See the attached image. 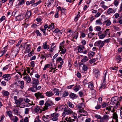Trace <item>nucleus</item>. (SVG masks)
<instances>
[{"label":"nucleus","instance_id":"f257e3e1","mask_svg":"<svg viewBox=\"0 0 122 122\" xmlns=\"http://www.w3.org/2000/svg\"><path fill=\"white\" fill-rule=\"evenodd\" d=\"M73 113V111L70 108L65 107L64 108V111L62 115L64 117H65L66 115H70Z\"/></svg>","mask_w":122,"mask_h":122},{"label":"nucleus","instance_id":"f03ea898","mask_svg":"<svg viewBox=\"0 0 122 122\" xmlns=\"http://www.w3.org/2000/svg\"><path fill=\"white\" fill-rule=\"evenodd\" d=\"M118 97H113L111 99V104H112L115 105L116 106L119 105L120 103L118 101Z\"/></svg>","mask_w":122,"mask_h":122},{"label":"nucleus","instance_id":"7ed1b4c3","mask_svg":"<svg viewBox=\"0 0 122 122\" xmlns=\"http://www.w3.org/2000/svg\"><path fill=\"white\" fill-rule=\"evenodd\" d=\"M53 104V102L51 100H48L46 101L44 104L45 106V109L43 111H45L48 109V107Z\"/></svg>","mask_w":122,"mask_h":122},{"label":"nucleus","instance_id":"20e7f679","mask_svg":"<svg viewBox=\"0 0 122 122\" xmlns=\"http://www.w3.org/2000/svg\"><path fill=\"white\" fill-rule=\"evenodd\" d=\"M31 14L32 13L30 10H29L26 12V13L25 15L26 19L25 20V22H27L28 21V19L31 15Z\"/></svg>","mask_w":122,"mask_h":122},{"label":"nucleus","instance_id":"39448f33","mask_svg":"<svg viewBox=\"0 0 122 122\" xmlns=\"http://www.w3.org/2000/svg\"><path fill=\"white\" fill-rule=\"evenodd\" d=\"M42 93H41L40 92H38L35 94V96L36 97V99H39V98H44V96L42 94Z\"/></svg>","mask_w":122,"mask_h":122},{"label":"nucleus","instance_id":"423d86ee","mask_svg":"<svg viewBox=\"0 0 122 122\" xmlns=\"http://www.w3.org/2000/svg\"><path fill=\"white\" fill-rule=\"evenodd\" d=\"M32 80H33L32 83V85L36 87V86H37L39 84V80L35 78H33Z\"/></svg>","mask_w":122,"mask_h":122},{"label":"nucleus","instance_id":"0eeeda50","mask_svg":"<svg viewBox=\"0 0 122 122\" xmlns=\"http://www.w3.org/2000/svg\"><path fill=\"white\" fill-rule=\"evenodd\" d=\"M24 48L25 47V51L26 53H28L30 51L31 46L30 45L25 43L24 45Z\"/></svg>","mask_w":122,"mask_h":122},{"label":"nucleus","instance_id":"6e6552de","mask_svg":"<svg viewBox=\"0 0 122 122\" xmlns=\"http://www.w3.org/2000/svg\"><path fill=\"white\" fill-rule=\"evenodd\" d=\"M79 112L81 113L80 114L81 116H85L87 115V112L84 110L83 108L80 109L79 111Z\"/></svg>","mask_w":122,"mask_h":122},{"label":"nucleus","instance_id":"1a4fd4ad","mask_svg":"<svg viewBox=\"0 0 122 122\" xmlns=\"http://www.w3.org/2000/svg\"><path fill=\"white\" fill-rule=\"evenodd\" d=\"M2 77L5 78V80L7 81H9L11 78V76L9 74H5L2 76Z\"/></svg>","mask_w":122,"mask_h":122},{"label":"nucleus","instance_id":"9d476101","mask_svg":"<svg viewBox=\"0 0 122 122\" xmlns=\"http://www.w3.org/2000/svg\"><path fill=\"white\" fill-rule=\"evenodd\" d=\"M1 93L2 95L5 97H8L10 95V93L8 91L3 90L1 91Z\"/></svg>","mask_w":122,"mask_h":122},{"label":"nucleus","instance_id":"9b49d317","mask_svg":"<svg viewBox=\"0 0 122 122\" xmlns=\"http://www.w3.org/2000/svg\"><path fill=\"white\" fill-rule=\"evenodd\" d=\"M15 17L18 20H20L24 18V16L23 15L21 14L16 16Z\"/></svg>","mask_w":122,"mask_h":122},{"label":"nucleus","instance_id":"f8f14e48","mask_svg":"<svg viewBox=\"0 0 122 122\" xmlns=\"http://www.w3.org/2000/svg\"><path fill=\"white\" fill-rule=\"evenodd\" d=\"M36 87L32 85V87L29 88L28 89V91H30L32 92H35L37 91Z\"/></svg>","mask_w":122,"mask_h":122},{"label":"nucleus","instance_id":"ddd939ff","mask_svg":"<svg viewBox=\"0 0 122 122\" xmlns=\"http://www.w3.org/2000/svg\"><path fill=\"white\" fill-rule=\"evenodd\" d=\"M107 23L106 25L107 26H109L111 24V22L109 20H108L107 18H106L105 21L103 23V25H104Z\"/></svg>","mask_w":122,"mask_h":122},{"label":"nucleus","instance_id":"4468645a","mask_svg":"<svg viewBox=\"0 0 122 122\" xmlns=\"http://www.w3.org/2000/svg\"><path fill=\"white\" fill-rule=\"evenodd\" d=\"M46 96L48 97H50L53 96L54 93L51 91H48L45 93Z\"/></svg>","mask_w":122,"mask_h":122},{"label":"nucleus","instance_id":"2eb2a0df","mask_svg":"<svg viewBox=\"0 0 122 122\" xmlns=\"http://www.w3.org/2000/svg\"><path fill=\"white\" fill-rule=\"evenodd\" d=\"M84 48V46L83 45L79 46L77 49L78 51L79 52L81 53L82 52V51H83Z\"/></svg>","mask_w":122,"mask_h":122},{"label":"nucleus","instance_id":"dca6fc26","mask_svg":"<svg viewBox=\"0 0 122 122\" xmlns=\"http://www.w3.org/2000/svg\"><path fill=\"white\" fill-rule=\"evenodd\" d=\"M65 119L66 121H62V122H73L75 121L74 119L71 118L70 117H66Z\"/></svg>","mask_w":122,"mask_h":122},{"label":"nucleus","instance_id":"f3484780","mask_svg":"<svg viewBox=\"0 0 122 122\" xmlns=\"http://www.w3.org/2000/svg\"><path fill=\"white\" fill-rule=\"evenodd\" d=\"M17 55V54L13 51L10 54L9 57L14 58H15Z\"/></svg>","mask_w":122,"mask_h":122},{"label":"nucleus","instance_id":"a211bd4d","mask_svg":"<svg viewBox=\"0 0 122 122\" xmlns=\"http://www.w3.org/2000/svg\"><path fill=\"white\" fill-rule=\"evenodd\" d=\"M83 65L82 66V69L84 71H86L88 69V68L86 65H84V64L82 63L81 62H80L79 63L80 66H81V65Z\"/></svg>","mask_w":122,"mask_h":122},{"label":"nucleus","instance_id":"6ab92c4d","mask_svg":"<svg viewBox=\"0 0 122 122\" xmlns=\"http://www.w3.org/2000/svg\"><path fill=\"white\" fill-rule=\"evenodd\" d=\"M69 97L71 98L74 99L76 98L77 97L76 94L72 93H70L69 95Z\"/></svg>","mask_w":122,"mask_h":122},{"label":"nucleus","instance_id":"aec40b11","mask_svg":"<svg viewBox=\"0 0 122 122\" xmlns=\"http://www.w3.org/2000/svg\"><path fill=\"white\" fill-rule=\"evenodd\" d=\"M35 1V0H31L29 1H27L26 2V4L27 5H29L30 4L32 5Z\"/></svg>","mask_w":122,"mask_h":122},{"label":"nucleus","instance_id":"412c9836","mask_svg":"<svg viewBox=\"0 0 122 122\" xmlns=\"http://www.w3.org/2000/svg\"><path fill=\"white\" fill-rule=\"evenodd\" d=\"M93 72L96 76L97 77L99 74V71L97 69H94L93 70Z\"/></svg>","mask_w":122,"mask_h":122},{"label":"nucleus","instance_id":"4be33fe9","mask_svg":"<svg viewBox=\"0 0 122 122\" xmlns=\"http://www.w3.org/2000/svg\"><path fill=\"white\" fill-rule=\"evenodd\" d=\"M27 75H28L27 74L25 78L26 79V82L27 83H29L31 81V79L29 76H28Z\"/></svg>","mask_w":122,"mask_h":122},{"label":"nucleus","instance_id":"5701e85b","mask_svg":"<svg viewBox=\"0 0 122 122\" xmlns=\"http://www.w3.org/2000/svg\"><path fill=\"white\" fill-rule=\"evenodd\" d=\"M20 87L21 89H23L24 87V82L23 81H20L19 83Z\"/></svg>","mask_w":122,"mask_h":122},{"label":"nucleus","instance_id":"b1692460","mask_svg":"<svg viewBox=\"0 0 122 122\" xmlns=\"http://www.w3.org/2000/svg\"><path fill=\"white\" fill-rule=\"evenodd\" d=\"M80 88V87L79 85H76L73 88V89L76 92L78 91Z\"/></svg>","mask_w":122,"mask_h":122},{"label":"nucleus","instance_id":"393cba45","mask_svg":"<svg viewBox=\"0 0 122 122\" xmlns=\"http://www.w3.org/2000/svg\"><path fill=\"white\" fill-rule=\"evenodd\" d=\"M95 53L93 51L89 52L88 54V56L90 57V58L94 56Z\"/></svg>","mask_w":122,"mask_h":122},{"label":"nucleus","instance_id":"a878e982","mask_svg":"<svg viewBox=\"0 0 122 122\" xmlns=\"http://www.w3.org/2000/svg\"><path fill=\"white\" fill-rule=\"evenodd\" d=\"M25 0H19V2L18 4V5H17L16 6H19L20 5H22L25 2Z\"/></svg>","mask_w":122,"mask_h":122},{"label":"nucleus","instance_id":"bb28decb","mask_svg":"<svg viewBox=\"0 0 122 122\" xmlns=\"http://www.w3.org/2000/svg\"><path fill=\"white\" fill-rule=\"evenodd\" d=\"M67 104L71 108H73L74 107V105L70 102L68 101L67 102Z\"/></svg>","mask_w":122,"mask_h":122},{"label":"nucleus","instance_id":"cd10ccee","mask_svg":"<svg viewBox=\"0 0 122 122\" xmlns=\"http://www.w3.org/2000/svg\"><path fill=\"white\" fill-rule=\"evenodd\" d=\"M69 94V93L67 91H64L63 94L61 97H65L68 96Z\"/></svg>","mask_w":122,"mask_h":122},{"label":"nucleus","instance_id":"c85d7f7f","mask_svg":"<svg viewBox=\"0 0 122 122\" xmlns=\"http://www.w3.org/2000/svg\"><path fill=\"white\" fill-rule=\"evenodd\" d=\"M109 116L107 115H104L102 117L103 119L106 120V121H107L109 119Z\"/></svg>","mask_w":122,"mask_h":122},{"label":"nucleus","instance_id":"c756f323","mask_svg":"<svg viewBox=\"0 0 122 122\" xmlns=\"http://www.w3.org/2000/svg\"><path fill=\"white\" fill-rule=\"evenodd\" d=\"M101 42V40L97 41L95 43L94 45L95 46H100Z\"/></svg>","mask_w":122,"mask_h":122},{"label":"nucleus","instance_id":"7c9ffc66","mask_svg":"<svg viewBox=\"0 0 122 122\" xmlns=\"http://www.w3.org/2000/svg\"><path fill=\"white\" fill-rule=\"evenodd\" d=\"M88 60L87 57L86 56H85L84 58L81 60V61L82 62H85Z\"/></svg>","mask_w":122,"mask_h":122},{"label":"nucleus","instance_id":"2f4dec72","mask_svg":"<svg viewBox=\"0 0 122 122\" xmlns=\"http://www.w3.org/2000/svg\"><path fill=\"white\" fill-rule=\"evenodd\" d=\"M102 24V22H101V20L100 19L96 21V25L99 24L100 25H101Z\"/></svg>","mask_w":122,"mask_h":122},{"label":"nucleus","instance_id":"473e14b6","mask_svg":"<svg viewBox=\"0 0 122 122\" xmlns=\"http://www.w3.org/2000/svg\"><path fill=\"white\" fill-rule=\"evenodd\" d=\"M43 48L44 49H49V46L48 45L44 44V43H43Z\"/></svg>","mask_w":122,"mask_h":122},{"label":"nucleus","instance_id":"72a5a7b5","mask_svg":"<svg viewBox=\"0 0 122 122\" xmlns=\"http://www.w3.org/2000/svg\"><path fill=\"white\" fill-rule=\"evenodd\" d=\"M54 2V0H50L48 1V4L47 6L48 7L50 6L51 5L52 3H53Z\"/></svg>","mask_w":122,"mask_h":122},{"label":"nucleus","instance_id":"f704fd0d","mask_svg":"<svg viewBox=\"0 0 122 122\" xmlns=\"http://www.w3.org/2000/svg\"><path fill=\"white\" fill-rule=\"evenodd\" d=\"M14 117L12 119V121L14 122H17L18 120V117L16 116H14Z\"/></svg>","mask_w":122,"mask_h":122},{"label":"nucleus","instance_id":"c9c22d12","mask_svg":"<svg viewBox=\"0 0 122 122\" xmlns=\"http://www.w3.org/2000/svg\"><path fill=\"white\" fill-rule=\"evenodd\" d=\"M37 36H42V34L38 30H37L35 32Z\"/></svg>","mask_w":122,"mask_h":122},{"label":"nucleus","instance_id":"e433bc0d","mask_svg":"<svg viewBox=\"0 0 122 122\" xmlns=\"http://www.w3.org/2000/svg\"><path fill=\"white\" fill-rule=\"evenodd\" d=\"M59 115V113H54L51 114V116L52 117H57Z\"/></svg>","mask_w":122,"mask_h":122},{"label":"nucleus","instance_id":"4c0bfd02","mask_svg":"<svg viewBox=\"0 0 122 122\" xmlns=\"http://www.w3.org/2000/svg\"><path fill=\"white\" fill-rule=\"evenodd\" d=\"M50 65L49 64H47L45 65L44 68H43V70H45L47 68L50 67Z\"/></svg>","mask_w":122,"mask_h":122},{"label":"nucleus","instance_id":"58836bf2","mask_svg":"<svg viewBox=\"0 0 122 122\" xmlns=\"http://www.w3.org/2000/svg\"><path fill=\"white\" fill-rule=\"evenodd\" d=\"M78 33L77 32L73 36V38L75 39H77L78 37Z\"/></svg>","mask_w":122,"mask_h":122},{"label":"nucleus","instance_id":"ea45409f","mask_svg":"<svg viewBox=\"0 0 122 122\" xmlns=\"http://www.w3.org/2000/svg\"><path fill=\"white\" fill-rule=\"evenodd\" d=\"M54 23H51L49 27V28L51 30L53 29L54 27Z\"/></svg>","mask_w":122,"mask_h":122},{"label":"nucleus","instance_id":"a19ab883","mask_svg":"<svg viewBox=\"0 0 122 122\" xmlns=\"http://www.w3.org/2000/svg\"><path fill=\"white\" fill-rule=\"evenodd\" d=\"M15 41L14 40H9L8 41V42L10 45H12L15 42Z\"/></svg>","mask_w":122,"mask_h":122},{"label":"nucleus","instance_id":"79ce46f5","mask_svg":"<svg viewBox=\"0 0 122 122\" xmlns=\"http://www.w3.org/2000/svg\"><path fill=\"white\" fill-rule=\"evenodd\" d=\"M7 114L10 117H11L12 116V112L10 111H7L6 112Z\"/></svg>","mask_w":122,"mask_h":122},{"label":"nucleus","instance_id":"37998d69","mask_svg":"<svg viewBox=\"0 0 122 122\" xmlns=\"http://www.w3.org/2000/svg\"><path fill=\"white\" fill-rule=\"evenodd\" d=\"M113 118L115 120L118 119L117 115L116 113L115 112L113 114Z\"/></svg>","mask_w":122,"mask_h":122},{"label":"nucleus","instance_id":"c03bdc74","mask_svg":"<svg viewBox=\"0 0 122 122\" xmlns=\"http://www.w3.org/2000/svg\"><path fill=\"white\" fill-rule=\"evenodd\" d=\"M66 9L65 8H62V10H61V12L62 14L63 15H65L66 13Z\"/></svg>","mask_w":122,"mask_h":122},{"label":"nucleus","instance_id":"a18cd8bd","mask_svg":"<svg viewBox=\"0 0 122 122\" xmlns=\"http://www.w3.org/2000/svg\"><path fill=\"white\" fill-rule=\"evenodd\" d=\"M112 8H109L107 10V13L108 14H110L112 13Z\"/></svg>","mask_w":122,"mask_h":122},{"label":"nucleus","instance_id":"49530a36","mask_svg":"<svg viewBox=\"0 0 122 122\" xmlns=\"http://www.w3.org/2000/svg\"><path fill=\"white\" fill-rule=\"evenodd\" d=\"M109 29H107L105 31L104 34L106 35V36L107 35H109L110 34L109 32Z\"/></svg>","mask_w":122,"mask_h":122},{"label":"nucleus","instance_id":"de8ad7c7","mask_svg":"<svg viewBox=\"0 0 122 122\" xmlns=\"http://www.w3.org/2000/svg\"><path fill=\"white\" fill-rule=\"evenodd\" d=\"M106 36V35L102 34L99 36V38L100 39H103Z\"/></svg>","mask_w":122,"mask_h":122},{"label":"nucleus","instance_id":"09e8293b","mask_svg":"<svg viewBox=\"0 0 122 122\" xmlns=\"http://www.w3.org/2000/svg\"><path fill=\"white\" fill-rule=\"evenodd\" d=\"M39 110H40V108L39 106H37L36 108L35 109V112H38L39 111Z\"/></svg>","mask_w":122,"mask_h":122},{"label":"nucleus","instance_id":"8fccbe9b","mask_svg":"<svg viewBox=\"0 0 122 122\" xmlns=\"http://www.w3.org/2000/svg\"><path fill=\"white\" fill-rule=\"evenodd\" d=\"M105 43L104 41H101V42L100 44L101 45L99 47V48H102L104 46V45Z\"/></svg>","mask_w":122,"mask_h":122},{"label":"nucleus","instance_id":"3c124183","mask_svg":"<svg viewBox=\"0 0 122 122\" xmlns=\"http://www.w3.org/2000/svg\"><path fill=\"white\" fill-rule=\"evenodd\" d=\"M63 60L62 59L61 57H60L58 58L56 60V61L57 62H59Z\"/></svg>","mask_w":122,"mask_h":122},{"label":"nucleus","instance_id":"603ef678","mask_svg":"<svg viewBox=\"0 0 122 122\" xmlns=\"http://www.w3.org/2000/svg\"><path fill=\"white\" fill-rule=\"evenodd\" d=\"M96 30L97 31H100L101 29V28L99 26H96Z\"/></svg>","mask_w":122,"mask_h":122},{"label":"nucleus","instance_id":"864d4df0","mask_svg":"<svg viewBox=\"0 0 122 122\" xmlns=\"http://www.w3.org/2000/svg\"><path fill=\"white\" fill-rule=\"evenodd\" d=\"M95 59H91L89 61V62L90 63L92 64V63H93L94 62H95Z\"/></svg>","mask_w":122,"mask_h":122},{"label":"nucleus","instance_id":"5fc2aeb1","mask_svg":"<svg viewBox=\"0 0 122 122\" xmlns=\"http://www.w3.org/2000/svg\"><path fill=\"white\" fill-rule=\"evenodd\" d=\"M88 87L90 88H92L94 87L93 84L91 83H89L88 86Z\"/></svg>","mask_w":122,"mask_h":122},{"label":"nucleus","instance_id":"6e6d98bb","mask_svg":"<svg viewBox=\"0 0 122 122\" xmlns=\"http://www.w3.org/2000/svg\"><path fill=\"white\" fill-rule=\"evenodd\" d=\"M60 30H59L58 28H57L55 30L53 31V32L54 33H56L57 32H60Z\"/></svg>","mask_w":122,"mask_h":122},{"label":"nucleus","instance_id":"4d7b16f0","mask_svg":"<svg viewBox=\"0 0 122 122\" xmlns=\"http://www.w3.org/2000/svg\"><path fill=\"white\" fill-rule=\"evenodd\" d=\"M29 108H26L25 109V114H27L28 113V112H29Z\"/></svg>","mask_w":122,"mask_h":122},{"label":"nucleus","instance_id":"13d9d810","mask_svg":"<svg viewBox=\"0 0 122 122\" xmlns=\"http://www.w3.org/2000/svg\"><path fill=\"white\" fill-rule=\"evenodd\" d=\"M23 101L24 102L26 103H28L30 102V100L28 98H24V99Z\"/></svg>","mask_w":122,"mask_h":122},{"label":"nucleus","instance_id":"bf43d9fd","mask_svg":"<svg viewBox=\"0 0 122 122\" xmlns=\"http://www.w3.org/2000/svg\"><path fill=\"white\" fill-rule=\"evenodd\" d=\"M15 104L17 105H19L21 104L19 100H17V101H15Z\"/></svg>","mask_w":122,"mask_h":122},{"label":"nucleus","instance_id":"052dcab7","mask_svg":"<svg viewBox=\"0 0 122 122\" xmlns=\"http://www.w3.org/2000/svg\"><path fill=\"white\" fill-rule=\"evenodd\" d=\"M13 111L15 114H18V110L15 109L13 110Z\"/></svg>","mask_w":122,"mask_h":122},{"label":"nucleus","instance_id":"680f3d73","mask_svg":"<svg viewBox=\"0 0 122 122\" xmlns=\"http://www.w3.org/2000/svg\"><path fill=\"white\" fill-rule=\"evenodd\" d=\"M9 64L5 66V67H4L3 68V70H5L6 69H8V68L9 67Z\"/></svg>","mask_w":122,"mask_h":122},{"label":"nucleus","instance_id":"e2e57ef3","mask_svg":"<svg viewBox=\"0 0 122 122\" xmlns=\"http://www.w3.org/2000/svg\"><path fill=\"white\" fill-rule=\"evenodd\" d=\"M5 18V17L4 16H2L1 18L0 19V23L3 21Z\"/></svg>","mask_w":122,"mask_h":122},{"label":"nucleus","instance_id":"0e129e2a","mask_svg":"<svg viewBox=\"0 0 122 122\" xmlns=\"http://www.w3.org/2000/svg\"><path fill=\"white\" fill-rule=\"evenodd\" d=\"M108 105L107 104L105 103H104L102 105V108H104L106 107Z\"/></svg>","mask_w":122,"mask_h":122},{"label":"nucleus","instance_id":"69168bd1","mask_svg":"<svg viewBox=\"0 0 122 122\" xmlns=\"http://www.w3.org/2000/svg\"><path fill=\"white\" fill-rule=\"evenodd\" d=\"M118 4V2L117 0H115L114 1V5H115L117 6Z\"/></svg>","mask_w":122,"mask_h":122},{"label":"nucleus","instance_id":"338daca9","mask_svg":"<svg viewBox=\"0 0 122 122\" xmlns=\"http://www.w3.org/2000/svg\"><path fill=\"white\" fill-rule=\"evenodd\" d=\"M30 64L31 66L34 67L35 66V64L34 61H32L30 62Z\"/></svg>","mask_w":122,"mask_h":122},{"label":"nucleus","instance_id":"774afa93","mask_svg":"<svg viewBox=\"0 0 122 122\" xmlns=\"http://www.w3.org/2000/svg\"><path fill=\"white\" fill-rule=\"evenodd\" d=\"M24 122H29L28 119V117H26L24 119Z\"/></svg>","mask_w":122,"mask_h":122}]
</instances>
